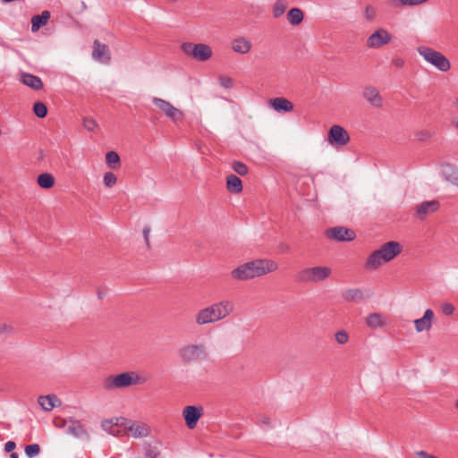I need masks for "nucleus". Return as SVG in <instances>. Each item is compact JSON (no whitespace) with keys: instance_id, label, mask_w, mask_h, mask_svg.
<instances>
[{"instance_id":"1","label":"nucleus","mask_w":458,"mask_h":458,"mask_svg":"<svg viewBox=\"0 0 458 458\" xmlns=\"http://www.w3.org/2000/svg\"><path fill=\"white\" fill-rule=\"evenodd\" d=\"M278 268V264L267 259H257L245 262L231 271V276L237 281H248L263 276Z\"/></svg>"},{"instance_id":"2","label":"nucleus","mask_w":458,"mask_h":458,"mask_svg":"<svg viewBox=\"0 0 458 458\" xmlns=\"http://www.w3.org/2000/svg\"><path fill=\"white\" fill-rule=\"evenodd\" d=\"M233 310V302L223 300L199 310L195 316V323L198 326L216 323L228 317Z\"/></svg>"},{"instance_id":"3","label":"nucleus","mask_w":458,"mask_h":458,"mask_svg":"<svg viewBox=\"0 0 458 458\" xmlns=\"http://www.w3.org/2000/svg\"><path fill=\"white\" fill-rule=\"evenodd\" d=\"M402 250L403 247L398 242L391 241L384 243L368 257L365 268L368 270L377 269L384 263L389 262L397 257Z\"/></svg>"},{"instance_id":"4","label":"nucleus","mask_w":458,"mask_h":458,"mask_svg":"<svg viewBox=\"0 0 458 458\" xmlns=\"http://www.w3.org/2000/svg\"><path fill=\"white\" fill-rule=\"evenodd\" d=\"M147 377L140 376L136 371H126L115 376H109L103 381L106 390H114L144 384Z\"/></svg>"},{"instance_id":"5","label":"nucleus","mask_w":458,"mask_h":458,"mask_svg":"<svg viewBox=\"0 0 458 458\" xmlns=\"http://www.w3.org/2000/svg\"><path fill=\"white\" fill-rule=\"evenodd\" d=\"M178 357L181 362L190 365L206 360L208 358V352L203 343L188 344L179 349Z\"/></svg>"},{"instance_id":"6","label":"nucleus","mask_w":458,"mask_h":458,"mask_svg":"<svg viewBox=\"0 0 458 458\" xmlns=\"http://www.w3.org/2000/svg\"><path fill=\"white\" fill-rule=\"evenodd\" d=\"M332 274V269L326 266L305 267L295 276V281L299 284H318L326 281Z\"/></svg>"},{"instance_id":"7","label":"nucleus","mask_w":458,"mask_h":458,"mask_svg":"<svg viewBox=\"0 0 458 458\" xmlns=\"http://www.w3.org/2000/svg\"><path fill=\"white\" fill-rule=\"evenodd\" d=\"M417 51L427 63L433 65L438 71L446 72L450 70L451 63L441 52L426 46L419 47Z\"/></svg>"},{"instance_id":"8","label":"nucleus","mask_w":458,"mask_h":458,"mask_svg":"<svg viewBox=\"0 0 458 458\" xmlns=\"http://www.w3.org/2000/svg\"><path fill=\"white\" fill-rule=\"evenodd\" d=\"M182 49L185 55L199 62H205L212 56L211 47L203 43L185 42L182 45Z\"/></svg>"},{"instance_id":"9","label":"nucleus","mask_w":458,"mask_h":458,"mask_svg":"<svg viewBox=\"0 0 458 458\" xmlns=\"http://www.w3.org/2000/svg\"><path fill=\"white\" fill-rule=\"evenodd\" d=\"M152 102L161 112L165 114L167 118L172 121L177 122L182 119V112L174 107L170 102L157 97L153 98Z\"/></svg>"},{"instance_id":"10","label":"nucleus","mask_w":458,"mask_h":458,"mask_svg":"<svg viewBox=\"0 0 458 458\" xmlns=\"http://www.w3.org/2000/svg\"><path fill=\"white\" fill-rule=\"evenodd\" d=\"M350 140L347 131L340 125H333L327 134V141L333 146L343 147Z\"/></svg>"},{"instance_id":"11","label":"nucleus","mask_w":458,"mask_h":458,"mask_svg":"<svg viewBox=\"0 0 458 458\" xmlns=\"http://www.w3.org/2000/svg\"><path fill=\"white\" fill-rule=\"evenodd\" d=\"M326 234L328 238L336 242H351L356 237V233L353 230L344 226L329 228L327 230Z\"/></svg>"},{"instance_id":"12","label":"nucleus","mask_w":458,"mask_h":458,"mask_svg":"<svg viewBox=\"0 0 458 458\" xmlns=\"http://www.w3.org/2000/svg\"><path fill=\"white\" fill-rule=\"evenodd\" d=\"M392 40L391 34L385 29H378L367 39V47L369 48H379Z\"/></svg>"},{"instance_id":"13","label":"nucleus","mask_w":458,"mask_h":458,"mask_svg":"<svg viewBox=\"0 0 458 458\" xmlns=\"http://www.w3.org/2000/svg\"><path fill=\"white\" fill-rule=\"evenodd\" d=\"M182 415L185 420L186 426L190 429H193L197 426L199 420L203 415V407L188 405L183 409Z\"/></svg>"},{"instance_id":"14","label":"nucleus","mask_w":458,"mask_h":458,"mask_svg":"<svg viewBox=\"0 0 458 458\" xmlns=\"http://www.w3.org/2000/svg\"><path fill=\"white\" fill-rule=\"evenodd\" d=\"M92 57L102 64H109L111 61V53L107 45L96 39L93 43Z\"/></svg>"},{"instance_id":"15","label":"nucleus","mask_w":458,"mask_h":458,"mask_svg":"<svg viewBox=\"0 0 458 458\" xmlns=\"http://www.w3.org/2000/svg\"><path fill=\"white\" fill-rule=\"evenodd\" d=\"M440 204L437 200L424 201L416 207L415 216L420 220H424L427 216L438 210Z\"/></svg>"},{"instance_id":"16","label":"nucleus","mask_w":458,"mask_h":458,"mask_svg":"<svg viewBox=\"0 0 458 458\" xmlns=\"http://www.w3.org/2000/svg\"><path fill=\"white\" fill-rule=\"evenodd\" d=\"M124 429L134 437H142L148 435V428L145 424H138L131 420L123 422Z\"/></svg>"},{"instance_id":"17","label":"nucleus","mask_w":458,"mask_h":458,"mask_svg":"<svg viewBox=\"0 0 458 458\" xmlns=\"http://www.w3.org/2000/svg\"><path fill=\"white\" fill-rule=\"evenodd\" d=\"M20 81L34 90H40L44 87L42 80L38 76L29 72H21L20 74Z\"/></svg>"},{"instance_id":"18","label":"nucleus","mask_w":458,"mask_h":458,"mask_svg":"<svg viewBox=\"0 0 458 458\" xmlns=\"http://www.w3.org/2000/svg\"><path fill=\"white\" fill-rule=\"evenodd\" d=\"M434 318V312L432 310L428 309L424 316L420 318L414 320V325L417 332H422L425 330H429L432 326V319Z\"/></svg>"},{"instance_id":"19","label":"nucleus","mask_w":458,"mask_h":458,"mask_svg":"<svg viewBox=\"0 0 458 458\" xmlns=\"http://www.w3.org/2000/svg\"><path fill=\"white\" fill-rule=\"evenodd\" d=\"M38 403L46 411H50L55 407L61 405V401L55 394L40 395Z\"/></svg>"},{"instance_id":"20","label":"nucleus","mask_w":458,"mask_h":458,"mask_svg":"<svg viewBox=\"0 0 458 458\" xmlns=\"http://www.w3.org/2000/svg\"><path fill=\"white\" fill-rule=\"evenodd\" d=\"M251 42L244 37H238L232 40L231 47L238 54L245 55L251 49Z\"/></svg>"},{"instance_id":"21","label":"nucleus","mask_w":458,"mask_h":458,"mask_svg":"<svg viewBox=\"0 0 458 458\" xmlns=\"http://www.w3.org/2000/svg\"><path fill=\"white\" fill-rule=\"evenodd\" d=\"M364 98L372 106L379 107L382 106V98L379 91L372 86L367 87L363 90Z\"/></svg>"},{"instance_id":"22","label":"nucleus","mask_w":458,"mask_h":458,"mask_svg":"<svg viewBox=\"0 0 458 458\" xmlns=\"http://www.w3.org/2000/svg\"><path fill=\"white\" fill-rule=\"evenodd\" d=\"M123 422H126L124 418H115L114 420H106L102 422V428L113 436H119L120 430L117 428L119 426H123Z\"/></svg>"},{"instance_id":"23","label":"nucleus","mask_w":458,"mask_h":458,"mask_svg":"<svg viewBox=\"0 0 458 458\" xmlns=\"http://www.w3.org/2000/svg\"><path fill=\"white\" fill-rule=\"evenodd\" d=\"M271 106L277 112L287 113L293 109V105L291 101L284 98H276L269 101Z\"/></svg>"},{"instance_id":"24","label":"nucleus","mask_w":458,"mask_h":458,"mask_svg":"<svg viewBox=\"0 0 458 458\" xmlns=\"http://www.w3.org/2000/svg\"><path fill=\"white\" fill-rule=\"evenodd\" d=\"M50 19V12L43 11L40 14L34 15L31 18V31H38L42 26H45Z\"/></svg>"},{"instance_id":"25","label":"nucleus","mask_w":458,"mask_h":458,"mask_svg":"<svg viewBox=\"0 0 458 458\" xmlns=\"http://www.w3.org/2000/svg\"><path fill=\"white\" fill-rule=\"evenodd\" d=\"M342 298L348 302H359L365 298V295L362 290L359 288H351L346 289L342 293Z\"/></svg>"},{"instance_id":"26","label":"nucleus","mask_w":458,"mask_h":458,"mask_svg":"<svg viewBox=\"0 0 458 458\" xmlns=\"http://www.w3.org/2000/svg\"><path fill=\"white\" fill-rule=\"evenodd\" d=\"M226 189L228 191L238 194L242 191V182L235 174H229L226 176Z\"/></svg>"},{"instance_id":"27","label":"nucleus","mask_w":458,"mask_h":458,"mask_svg":"<svg viewBox=\"0 0 458 458\" xmlns=\"http://www.w3.org/2000/svg\"><path fill=\"white\" fill-rule=\"evenodd\" d=\"M67 433L75 437H81L83 436L88 437L84 426L79 420L73 419H70V425L67 428Z\"/></svg>"},{"instance_id":"28","label":"nucleus","mask_w":458,"mask_h":458,"mask_svg":"<svg viewBox=\"0 0 458 458\" xmlns=\"http://www.w3.org/2000/svg\"><path fill=\"white\" fill-rule=\"evenodd\" d=\"M303 17L302 11L297 7L290 9L287 13V20L293 26L299 25L303 21Z\"/></svg>"},{"instance_id":"29","label":"nucleus","mask_w":458,"mask_h":458,"mask_svg":"<svg viewBox=\"0 0 458 458\" xmlns=\"http://www.w3.org/2000/svg\"><path fill=\"white\" fill-rule=\"evenodd\" d=\"M367 326L370 328H377L385 326V321L379 313H371L367 317Z\"/></svg>"},{"instance_id":"30","label":"nucleus","mask_w":458,"mask_h":458,"mask_svg":"<svg viewBox=\"0 0 458 458\" xmlns=\"http://www.w3.org/2000/svg\"><path fill=\"white\" fill-rule=\"evenodd\" d=\"M38 184L43 189H50L55 184V177L48 173L41 174L37 179Z\"/></svg>"},{"instance_id":"31","label":"nucleus","mask_w":458,"mask_h":458,"mask_svg":"<svg viewBox=\"0 0 458 458\" xmlns=\"http://www.w3.org/2000/svg\"><path fill=\"white\" fill-rule=\"evenodd\" d=\"M288 7L287 0H276L273 6V16L275 18L281 17Z\"/></svg>"},{"instance_id":"32","label":"nucleus","mask_w":458,"mask_h":458,"mask_svg":"<svg viewBox=\"0 0 458 458\" xmlns=\"http://www.w3.org/2000/svg\"><path fill=\"white\" fill-rule=\"evenodd\" d=\"M33 112L38 118H45L47 114V107L43 102L38 101L33 105Z\"/></svg>"},{"instance_id":"33","label":"nucleus","mask_w":458,"mask_h":458,"mask_svg":"<svg viewBox=\"0 0 458 458\" xmlns=\"http://www.w3.org/2000/svg\"><path fill=\"white\" fill-rule=\"evenodd\" d=\"M106 162L110 167L115 168L120 164V157L114 151H108L106 155Z\"/></svg>"},{"instance_id":"34","label":"nucleus","mask_w":458,"mask_h":458,"mask_svg":"<svg viewBox=\"0 0 458 458\" xmlns=\"http://www.w3.org/2000/svg\"><path fill=\"white\" fill-rule=\"evenodd\" d=\"M233 171L239 175H245L248 174L247 165L241 161H234L232 165Z\"/></svg>"},{"instance_id":"35","label":"nucleus","mask_w":458,"mask_h":458,"mask_svg":"<svg viewBox=\"0 0 458 458\" xmlns=\"http://www.w3.org/2000/svg\"><path fill=\"white\" fill-rule=\"evenodd\" d=\"M117 181L116 175L112 172H106L104 174V184L107 188L113 187Z\"/></svg>"},{"instance_id":"36","label":"nucleus","mask_w":458,"mask_h":458,"mask_svg":"<svg viewBox=\"0 0 458 458\" xmlns=\"http://www.w3.org/2000/svg\"><path fill=\"white\" fill-rule=\"evenodd\" d=\"M40 452V447L38 444L29 445L25 447V454L28 457L32 458L38 455Z\"/></svg>"},{"instance_id":"37","label":"nucleus","mask_w":458,"mask_h":458,"mask_svg":"<svg viewBox=\"0 0 458 458\" xmlns=\"http://www.w3.org/2000/svg\"><path fill=\"white\" fill-rule=\"evenodd\" d=\"M335 339L339 344H344L349 340V335L345 330L342 329L335 332Z\"/></svg>"},{"instance_id":"38","label":"nucleus","mask_w":458,"mask_h":458,"mask_svg":"<svg viewBox=\"0 0 458 458\" xmlns=\"http://www.w3.org/2000/svg\"><path fill=\"white\" fill-rule=\"evenodd\" d=\"M160 451L156 446L148 445L146 447L145 458H159Z\"/></svg>"},{"instance_id":"39","label":"nucleus","mask_w":458,"mask_h":458,"mask_svg":"<svg viewBox=\"0 0 458 458\" xmlns=\"http://www.w3.org/2000/svg\"><path fill=\"white\" fill-rule=\"evenodd\" d=\"M364 17L368 21H374L376 17V10L373 6L368 5L364 10Z\"/></svg>"},{"instance_id":"40","label":"nucleus","mask_w":458,"mask_h":458,"mask_svg":"<svg viewBox=\"0 0 458 458\" xmlns=\"http://www.w3.org/2000/svg\"><path fill=\"white\" fill-rule=\"evenodd\" d=\"M97 126V122L92 118H85L83 120V127L89 131H93Z\"/></svg>"},{"instance_id":"41","label":"nucleus","mask_w":458,"mask_h":458,"mask_svg":"<svg viewBox=\"0 0 458 458\" xmlns=\"http://www.w3.org/2000/svg\"><path fill=\"white\" fill-rule=\"evenodd\" d=\"M219 83L225 89H230L233 87V81L230 77L221 76L219 78Z\"/></svg>"},{"instance_id":"42","label":"nucleus","mask_w":458,"mask_h":458,"mask_svg":"<svg viewBox=\"0 0 458 458\" xmlns=\"http://www.w3.org/2000/svg\"><path fill=\"white\" fill-rule=\"evenodd\" d=\"M13 332V327L6 323H0V335H11Z\"/></svg>"},{"instance_id":"43","label":"nucleus","mask_w":458,"mask_h":458,"mask_svg":"<svg viewBox=\"0 0 458 458\" xmlns=\"http://www.w3.org/2000/svg\"><path fill=\"white\" fill-rule=\"evenodd\" d=\"M441 310L443 311L444 314L447 315V316H450L454 313V307L453 304L449 303V302H445L442 305L441 307Z\"/></svg>"},{"instance_id":"44","label":"nucleus","mask_w":458,"mask_h":458,"mask_svg":"<svg viewBox=\"0 0 458 458\" xmlns=\"http://www.w3.org/2000/svg\"><path fill=\"white\" fill-rule=\"evenodd\" d=\"M143 236H144V240H145V242H146V245L148 248H149L150 244H149V233H150V229L148 226H145L143 228Z\"/></svg>"},{"instance_id":"45","label":"nucleus","mask_w":458,"mask_h":458,"mask_svg":"<svg viewBox=\"0 0 458 458\" xmlns=\"http://www.w3.org/2000/svg\"><path fill=\"white\" fill-rule=\"evenodd\" d=\"M258 421L261 424H264V425H267L269 426L270 425V419L269 417H267V415H264V414H260L258 416Z\"/></svg>"},{"instance_id":"46","label":"nucleus","mask_w":458,"mask_h":458,"mask_svg":"<svg viewBox=\"0 0 458 458\" xmlns=\"http://www.w3.org/2000/svg\"><path fill=\"white\" fill-rule=\"evenodd\" d=\"M15 446H16V445L13 441H8L4 445V451L6 453H11L14 450Z\"/></svg>"},{"instance_id":"47","label":"nucleus","mask_w":458,"mask_h":458,"mask_svg":"<svg viewBox=\"0 0 458 458\" xmlns=\"http://www.w3.org/2000/svg\"><path fill=\"white\" fill-rule=\"evenodd\" d=\"M392 64L397 68H401L403 66L404 62L402 58L396 57L392 60Z\"/></svg>"},{"instance_id":"48","label":"nucleus","mask_w":458,"mask_h":458,"mask_svg":"<svg viewBox=\"0 0 458 458\" xmlns=\"http://www.w3.org/2000/svg\"><path fill=\"white\" fill-rule=\"evenodd\" d=\"M278 249L281 252H284V253H287L290 251V247L288 244L284 243V242H281L279 245H278Z\"/></svg>"},{"instance_id":"49","label":"nucleus","mask_w":458,"mask_h":458,"mask_svg":"<svg viewBox=\"0 0 458 458\" xmlns=\"http://www.w3.org/2000/svg\"><path fill=\"white\" fill-rule=\"evenodd\" d=\"M54 423H55V425L56 427H58V428H63V427H64V426H65L66 421H65L64 420H62V419H55V420H54Z\"/></svg>"},{"instance_id":"50","label":"nucleus","mask_w":458,"mask_h":458,"mask_svg":"<svg viewBox=\"0 0 458 458\" xmlns=\"http://www.w3.org/2000/svg\"><path fill=\"white\" fill-rule=\"evenodd\" d=\"M418 455L420 456L421 458H437L436 456H433V455H430L428 454L427 452L425 451H420L418 453Z\"/></svg>"},{"instance_id":"51","label":"nucleus","mask_w":458,"mask_h":458,"mask_svg":"<svg viewBox=\"0 0 458 458\" xmlns=\"http://www.w3.org/2000/svg\"><path fill=\"white\" fill-rule=\"evenodd\" d=\"M455 177H454V183L458 186V171L454 172Z\"/></svg>"},{"instance_id":"52","label":"nucleus","mask_w":458,"mask_h":458,"mask_svg":"<svg viewBox=\"0 0 458 458\" xmlns=\"http://www.w3.org/2000/svg\"><path fill=\"white\" fill-rule=\"evenodd\" d=\"M10 458H19V455L17 453H12Z\"/></svg>"},{"instance_id":"53","label":"nucleus","mask_w":458,"mask_h":458,"mask_svg":"<svg viewBox=\"0 0 458 458\" xmlns=\"http://www.w3.org/2000/svg\"><path fill=\"white\" fill-rule=\"evenodd\" d=\"M454 406L458 410V399L456 400Z\"/></svg>"},{"instance_id":"54","label":"nucleus","mask_w":458,"mask_h":458,"mask_svg":"<svg viewBox=\"0 0 458 458\" xmlns=\"http://www.w3.org/2000/svg\"><path fill=\"white\" fill-rule=\"evenodd\" d=\"M98 297H99V299L102 298V293H98Z\"/></svg>"},{"instance_id":"55","label":"nucleus","mask_w":458,"mask_h":458,"mask_svg":"<svg viewBox=\"0 0 458 458\" xmlns=\"http://www.w3.org/2000/svg\"><path fill=\"white\" fill-rule=\"evenodd\" d=\"M455 105H456V106H457V107H458V98H456V100H455Z\"/></svg>"},{"instance_id":"56","label":"nucleus","mask_w":458,"mask_h":458,"mask_svg":"<svg viewBox=\"0 0 458 458\" xmlns=\"http://www.w3.org/2000/svg\"><path fill=\"white\" fill-rule=\"evenodd\" d=\"M455 126H456V128L458 129V119H457V122H456Z\"/></svg>"}]
</instances>
